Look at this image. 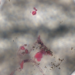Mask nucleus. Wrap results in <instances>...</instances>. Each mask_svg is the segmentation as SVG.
I'll list each match as a JSON object with an SVG mask.
<instances>
[{
    "instance_id": "20e7f679",
    "label": "nucleus",
    "mask_w": 75,
    "mask_h": 75,
    "mask_svg": "<svg viewBox=\"0 0 75 75\" xmlns=\"http://www.w3.org/2000/svg\"><path fill=\"white\" fill-rule=\"evenodd\" d=\"M32 60L31 59V57L29 54H28L25 57L24 59V62H31Z\"/></svg>"
},
{
    "instance_id": "1a4fd4ad",
    "label": "nucleus",
    "mask_w": 75,
    "mask_h": 75,
    "mask_svg": "<svg viewBox=\"0 0 75 75\" xmlns=\"http://www.w3.org/2000/svg\"><path fill=\"white\" fill-rule=\"evenodd\" d=\"M1 58H0V61H1Z\"/></svg>"
},
{
    "instance_id": "423d86ee",
    "label": "nucleus",
    "mask_w": 75,
    "mask_h": 75,
    "mask_svg": "<svg viewBox=\"0 0 75 75\" xmlns=\"http://www.w3.org/2000/svg\"><path fill=\"white\" fill-rule=\"evenodd\" d=\"M3 37L4 38H5V39H7V38H9V35L6 32H4L3 33Z\"/></svg>"
},
{
    "instance_id": "39448f33",
    "label": "nucleus",
    "mask_w": 75,
    "mask_h": 75,
    "mask_svg": "<svg viewBox=\"0 0 75 75\" xmlns=\"http://www.w3.org/2000/svg\"><path fill=\"white\" fill-rule=\"evenodd\" d=\"M69 63L73 65L70 69V71L71 72H74L75 70V63L71 61L69 62Z\"/></svg>"
},
{
    "instance_id": "6e6552de",
    "label": "nucleus",
    "mask_w": 75,
    "mask_h": 75,
    "mask_svg": "<svg viewBox=\"0 0 75 75\" xmlns=\"http://www.w3.org/2000/svg\"><path fill=\"white\" fill-rule=\"evenodd\" d=\"M35 33H38V32L36 31V30H35Z\"/></svg>"
},
{
    "instance_id": "f03ea898",
    "label": "nucleus",
    "mask_w": 75,
    "mask_h": 75,
    "mask_svg": "<svg viewBox=\"0 0 75 75\" xmlns=\"http://www.w3.org/2000/svg\"><path fill=\"white\" fill-rule=\"evenodd\" d=\"M40 48V52L42 55L45 54H52V52L50 51V49L48 48L46 46L44 45L43 43H41V41L40 40H38V43L37 45H35V46H33V48L37 49Z\"/></svg>"
},
{
    "instance_id": "9d476101",
    "label": "nucleus",
    "mask_w": 75,
    "mask_h": 75,
    "mask_svg": "<svg viewBox=\"0 0 75 75\" xmlns=\"http://www.w3.org/2000/svg\"><path fill=\"white\" fill-rule=\"evenodd\" d=\"M59 69H60V68H59Z\"/></svg>"
},
{
    "instance_id": "7ed1b4c3",
    "label": "nucleus",
    "mask_w": 75,
    "mask_h": 75,
    "mask_svg": "<svg viewBox=\"0 0 75 75\" xmlns=\"http://www.w3.org/2000/svg\"><path fill=\"white\" fill-rule=\"evenodd\" d=\"M14 32L16 33H21V34H28V33H30V30L29 29H24L23 30H21L20 29H19L18 30H14Z\"/></svg>"
},
{
    "instance_id": "f257e3e1",
    "label": "nucleus",
    "mask_w": 75,
    "mask_h": 75,
    "mask_svg": "<svg viewBox=\"0 0 75 75\" xmlns=\"http://www.w3.org/2000/svg\"><path fill=\"white\" fill-rule=\"evenodd\" d=\"M70 29L69 27L62 26L56 30L52 31L49 30L48 31L49 33L48 35L51 38H55L57 35H61L64 33H68L70 31Z\"/></svg>"
},
{
    "instance_id": "0eeeda50",
    "label": "nucleus",
    "mask_w": 75,
    "mask_h": 75,
    "mask_svg": "<svg viewBox=\"0 0 75 75\" xmlns=\"http://www.w3.org/2000/svg\"><path fill=\"white\" fill-rule=\"evenodd\" d=\"M59 66V64H58V65H55L54 64H52V67H51V68H53L54 67V68H55V67L57 68V67H58Z\"/></svg>"
}]
</instances>
